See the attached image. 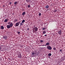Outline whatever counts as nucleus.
Returning a JSON list of instances; mask_svg holds the SVG:
<instances>
[{"instance_id": "nucleus-9", "label": "nucleus", "mask_w": 65, "mask_h": 65, "mask_svg": "<svg viewBox=\"0 0 65 65\" xmlns=\"http://www.w3.org/2000/svg\"><path fill=\"white\" fill-rule=\"evenodd\" d=\"M45 33H46V31H44L43 32V34H45Z\"/></svg>"}, {"instance_id": "nucleus-26", "label": "nucleus", "mask_w": 65, "mask_h": 65, "mask_svg": "<svg viewBox=\"0 0 65 65\" xmlns=\"http://www.w3.org/2000/svg\"><path fill=\"white\" fill-rule=\"evenodd\" d=\"M54 50H56V48H53Z\"/></svg>"}, {"instance_id": "nucleus-32", "label": "nucleus", "mask_w": 65, "mask_h": 65, "mask_svg": "<svg viewBox=\"0 0 65 65\" xmlns=\"http://www.w3.org/2000/svg\"><path fill=\"white\" fill-rule=\"evenodd\" d=\"M26 1H28V0H26Z\"/></svg>"}, {"instance_id": "nucleus-6", "label": "nucleus", "mask_w": 65, "mask_h": 65, "mask_svg": "<svg viewBox=\"0 0 65 65\" xmlns=\"http://www.w3.org/2000/svg\"><path fill=\"white\" fill-rule=\"evenodd\" d=\"M62 31L60 30L58 31V34L59 35H61L62 34Z\"/></svg>"}, {"instance_id": "nucleus-28", "label": "nucleus", "mask_w": 65, "mask_h": 65, "mask_svg": "<svg viewBox=\"0 0 65 65\" xmlns=\"http://www.w3.org/2000/svg\"><path fill=\"white\" fill-rule=\"evenodd\" d=\"M11 3H11V2H10V3L9 4H10V5H11Z\"/></svg>"}, {"instance_id": "nucleus-33", "label": "nucleus", "mask_w": 65, "mask_h": 65, "mask_svg": "<svg viewBox=\"0 0 65 65\" xmlns=\"http://www.w3.org/2000/svg\"><path fill=\"white\" fill-rule=\"evenodd\" d=\"M44 45V46H45V45Z\"/></svg>"}, {"instance_id": "nucleus-21", "label": "nucleus", "mask_w": 65, "mask_h": 65, "mask_svg": "<svg viewBox=\"0 0 65 65\" xmlns=\"http://www.w3.org/2000/svg\"><path fill=\"white\" fill-rule=\"evenodd\" d=\"M45 28L43 27L42 28V30H45Z\"/></svg>"}, {"instance_id": "nucleus-5", "label": "nucleus", "mask_w": 65, "mask_h": 65, "mask_svg": "<svg viewBox=\"0 0 65 65\" xmlns=\"http://www.w3.org/2000/svg\"><path fill=\"white\" fill-rule=\"evenodd\" d=\"M19 24H20V22H18L15 24V25L16 27H18V26H19Z\"/></svg>"}, {"instance_id": "nucleus-31", "label": "nucleus", "mask_w": 65, "mask_h": 65, "mask_svg": "<svg viewBox=\"0 0 65 65\" xmlns=\"http://www.w3.org/2000/svg\"><path fill=\"white\" fill-rule=\"evenodd\" d=\"M42 46H44V45H42Z\"/></svg>"}, {"instance_id": "nucleus-30", "label": "nucleus", "mask_w": 65, "mask_h": 65, "mask_svg": "<svg viewBox=\"0 0 65 65\" xmlns=\"http://www.w3.org/2000/svg\"><path fill=\"white\" fill-rule=\"evenodd\" d=\"M46 35H45V36H46Z\"/></svg>"}, {"instance_id": "nucleus-18", "label": "nucleus", "mask_w": 65, "mask_h": 65, "mask_svg": "<svg viewBox=\"0 0 65 65\" xmlns=\"http://www.w3.org/2000/svg\"><path fill=\"white\" fill-rule=\"evenodd\" d=\"M48 55L49 56H52V54L51 53H50L48 54Z\"/></svg>"}, {"instance_id": "nucleus-7", "label": "nucleus", "mask_w": 65, "mask_h": 65, "mask_svg": "<svg viewBox=\"0 0 65 65\" xmlns=\"http://www.w3.org/2000/svg\"><path fill=\"white\" fill-rule=\"evenodd\" d=\"M3 38L4 39H6L7 38V37L6 36H4L3 37Z\"/></svg>"}, {"instance_id": "nucleus-8", "label": "nucleus", "mask_w": 65, "mask_h": 65, "mask_svg": "<svg viewBox=\"0 0 65 65\" xmlns=\"http://www.w3.org/2000/svg\"><path fill=\"white\" fill-rule=\"evenodd\" d=\"M49 7V6H48V5L46 6L45 7V8H48Z\"/></svg>"}, {"instance_id": "nucleus-3", "label": "nucleus", "mask_w": 65, "mask_h": 65, "mask_svg": "<svg viewBox=\"0 0 65 65\" xmlns=\"http://www.w3.org/2000/svg\"><path fill=\"white\" fill-rule=\"evenodd\" d=\"M47 49L49 50H51L52 49V47L50 46H48L47 47Z\"/></svg>"}, {"instance_id": "nucleus-27", "label": "nucleus", "mask_w": 65, "mask_h": 65, "mask_svg": "<svg viewBox=\"0 0 65 65\" xmlns=\"http://www.w3.org/2000/svg\"><path fill=\"white\" fill-rule=\"evenodd\" d=\"M60 52H62V49H61L60 50Z\"/></svg>"}, {"instance_id": "nucleus-22", "label": "nucleus", "mask_w": 65, "mask_h": 65, "mask_svg": "<svg viewBox=\"0 0 65 65\" xmlns=\"http://www.w3.org/2000/svg\"><path fill=\"white\" fill-rule=\"evenodd\" d=\"M27 7H29H29H30V5H27Z\"/></svg>"}, {"instance_id": "nucleus-12", "label": "nucleus", "mask_w": 65, "mask_h": 65, "mask_svg": "<svg viewBox=\"0 0 65 65\" xmlns=\"http://www.w3.org/2000/svg\"><path fill=\"white\" fill-rule=\"evenodd\" d=\"M46 44V45H50V43L48 42Z\"/></svg>"}, {"instance_id": "nucleus-1", "label": "nucleus", "mask_w": 65, "mask_h": 65, "mask_svg": "<svg viewBox=\"0 0 65 65\" xmlns=\"http://www.w3.org/2000/svg\"><path fill=\"white\" fill-rule=\"evenodd\" d=\"M8 24L9 25H7V28L9 29V28H10L11 27H12V26H13V23H12L11 22H9Z\"/></svg>"}, {"instance_id": "nucleus-24", "label": "nucleus", "mask_w": 65, "mask_h": 65, "mask_svg": "<svg viewBox=\"0 0 65 65\" xmlns=\"http://www.w3.org/2000/svg\"><path fill=\"white\" fill-rule=\"evenodd\" d=\"M39 16H40V15H41V14L40 13L39 14Z\"/></svg>"}, {"instance_id": "nucleus-17", "label": "nucleus", "mask_w": 65, "mask_h": 65, "mask_svg": "<svg viewBox=\"0 0 65 65\" xmlns=\"http://www.w3.org/2000/svg\"><path fill=\"white\" fill-rule=\"evenodd\" d=\"M57 11V9H55L54 10V12H56V11Z\"/></svg>"}, {"instance_id": "nucleus-13", "label": "nucleus", "mask_w": 65, "mask_h": 65, "mask_svg": "<svg viewBox=\"0 0 65 65\" xmlns=\"http://www.w3.org/2000/svg\"><path fill=\"white\" fill-rule=\"evenodd\" d=\"M17 21H18V20H17L15 19L14 21V23H15V22H17Z\"/></svg>"}, {"instance_id": "nucleus-14", "label": "nucleus", "mask_w": 65, "mask_h": 65, "mask_svg": "<svg viewBox=\"0 0 65 65\" xmlns=\"http://www.w3.org/2000/svg\"><path fill=\"white\" fill-rule=\"evenodd\" d=\"M18 2H16L14 3V4L15 5H16V4H17Z\"/></svg>"}, {"instance_id": "nucleus-16", "label": "nucleus", "mask_w": 65, "mask_h": 65, "mask_svg": "<svg viewBox=\"0 0 65 65\" xmlns=\"http://www.w3.org/2000/svg\"><path fill=\"white\" fill-rule=\"evenodd\" d=\"M1 29H4V26H1Z\"/></svg>"}, {"instance_id": "nucleus-11", "label": "nucleus", "mask_w": 65, "mask_h": 65, "mask_svg": "<svg viewBox=\"0 0 65 65\" xmlns=\"http://www.w3.org/2000/svg\"><path fill=\"white\" fill-rule=\"evenodd\" d=\"M7 21H8V20H7L6 19H5L4 21V22H5V23H6V22H7Z\"/></svg>"}, {"instance_id": "nucleus-23", "label": "nucleus", "mask_w": 65, "mask_h": 65, "mask_svg": "<svg viewBox=\"0 0 65 65\" xmlns=\"http://www.w3.org/2000/svg\"><path fill=\"white\" fill-rule=\"evenodd\" d=\"M21 55H19V57L20 58H21Z\"/></svg>"}, {"instance_id": "nucleus-19", "label": "nucleus", "mask_w": 65, "mask_h": 65, "mask_svg": "<svg viewBox=\"0 0 65 65\" xmlns=\"http://www.w3.org/2000/svg\"><path fill=\"white\" fill-rule=\"evenodd\" d=\"M43 42V40H41L40 41V43H41V42Z\"/></svg>"}, {"instance_id": "nucleus-4", "label": "nucleus", "mask_w": 65, "mask_h": 65, "mask_svg": "<svg viewBox=\"0 0 65 65\" xmlns=\"http://www.w3.org/2000/svg\"><path fill=\"white\" fill-rule=\"evenodd\" d=\"M32 57H35L36 56V53L33 52L32 53Z\"/></svg>"}, {"instance_id": "nucleus-25", "label": "nucleus", "mask_w": 65, "mask_h": 65, "mask_svg": "<svg viewBox=\"0 0 65 65\" xmlns=\"http://www.w3.org/2000/svg\"><path fill=\"white\" fill-rule=\"evenodd\" d=\"M18 34H20V31L18 32Z\"/></svg>"}, {"instance_id": "nucleus-10", "label": "nucleus", "mask_w": 65, "mask_h": 65, "mask_svg": "<svg viewBox=\"0 0 65 65\" xmlns=\"http://www.w3.org/2000/svg\"><path fill=\"white\" fill-rule=\"evenodd\" d=\"M25 14H26V12H24L22 13V15H24Z\"/></svg>"}, {"instance_id": "nucleus-20", "label": "nucleus", "mask_w": 65, "mask_h": 65, "mask_svg": "<svg viewBox=\"0 0 65 65\" xmlns=\"http://www.w3.org/2000/svg\"><path fill=\"white\" fill-rule=\"evenodd\" d=\"M23 23H22V22L21 23H20V26H22L23 25Z\"/></svg>"}, {"instance_id": "nucleus-2", "label": "nucleus", "mask_w": 65, "mask_h": 65, "mask_svg": "<svg viewBox=\"0 0 65 65\" xmlns=\"http://www.w3.org/2000/svg\"><path fill=\"white\" fill-rule=\"evenodd\" d=\"M33 32H35L37 31L38 30V28L37 27H35L33 28Z\"/></svg>"}, {"instance_id": "nucleus-15", "label": "nucleus", "mask_w": 65, "mask_h": 65, "mask_svg": "<svg viewBox=\"0 0 65 65\" xmlns=\"http://www.w3.org/2000/svg\"><path fill=\"white\" fill-rule=\"evenodd\" d=\"M25 22V20H23L22 22V23H24Z\"/></svg>"}, {"instance_id": "nucleus-29", "label": "nucleus", "mask_w": 65, "mask_h": 65, "mask_svg": "<svg viewBox=\"0 0 65 65\" xmlns=\"http://www.w3.org/2000/svg\"><path fill=\"white\" fill-rule=\"evenodd\" d=\"M1 47H0V50H1Z\"/></svg>"}]
</instances>
